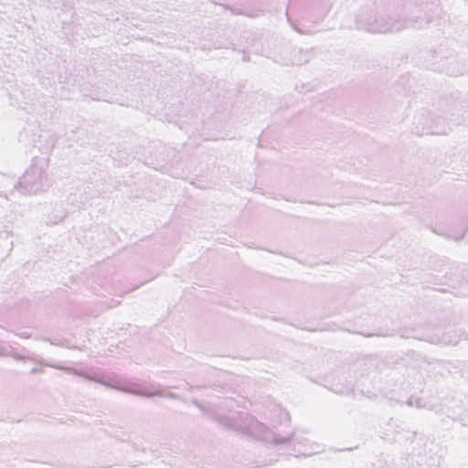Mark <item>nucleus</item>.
<instances>
[{
  "label": "nucleus",
  "mask_w": 468,
  "mask_h": 468,
  "mask_svg": "<svg viewBox=\"0 0 468 468\" xmlns=\"http://www.w3.org/2000/svg\"><path fill=\"white\" fill-rule=\"evenodd\" d=\"M418 13H420L418 10ZM431 22V17L414 15L410 18L402 16V12H395L391 15L379 14L374 11L360 14L356 18V26L370 33H388L398 32L404 28L415 27L421 28Z\"/></svg>",
  "instance_id": "nucleus-2"
},
{
  "label": "nucleus",
  "mask_w": 468,
  "mask_h": 468,
  "mask_svg": "<svg viewBox=\"0 0 468 468\" xmlns=\"http://www.w3.org/2000/svg\"><path fill=\"white\" fill-rule=\"evenodd\" d=\"M48 162L44 158L34 159L15 187L23 195L37 194L48 186Z\"/></svg>",
  "instance_id": "nucleus-3"
},
{
  "label": "nucleus",
  "mask_w": 468,
  "mask_h": 468,
  "mask_svg": "<svg viewBox=\"0 0 468 468\" xmlns=\"http://www.w3.org/2000/svg\"><path fill=\"white\" fill-rule=\"evenodd\" d=\"M467 230H468V225L463 229L462 233L457 234V235L452 234L449 231L444 232L442 230H437L436 229H431L432 232H434L438 235L444 236L447 239H453L454 240L462 239L464 237Z\"/></svg>",
  "instance_id": "nucleus-7"
},
{
  "label": "nucleus",
  "mask_w": 468,
  "mask_h": 468,
  "mask_svg": "<svg viewBox=\"0 0 468 468\" xmlns=\"http://www.w3.org/2000/svg\"><path fill=\"white\" fill-rule=\"evenodd\" d=\"M213 419L225 428L252 437L256 440L272 442L274 444H288L292 446L294 456H311L319 452V446L307 445L306 439H300L294 433L282 436L272 432L265 424L246 412H233L228 416L213 415Z\"/></svg>",
  "instance_id": "nucleus-1"
},
{
  "label": "nucleus",
  "mask_w": 468,
  "mask_h": 468,
  "mask_svg": "<svg viewBox=\"0 0 468 468\" xmlns=\"http://www.w3.org/2000/svg\"><path fill=\"white\" fill-rule=\"evenodd\" d=\"M441 116L438 115L437 116V119L434 121L437 124L434 128L431 127V128H423V132L422 133H433V134H445L447 133V131L448 129L445 128V127H442V128H439L438 127V124L441 123Z\"/></svg>",
  "instance_id": "nucleus-8"
},
{
  "label": "nucleus",
  "mask_w": 468,
  "mask_h": 468,
  "mask_svg": "<svg viewBox=\"0 0 468 468\" xmlns=\"http://www.w3.org/2000/svg\"><path fill=\"white\" fill-rule=\"evenodd\" d=\"M116 438L121 441H127L130 436L126 432L122 431L121 434L116 435Z\"/></svg>",
  "instance_id": "nucleus-10"
},
{
  "label": "nucleus",
  "mask_w": 468,
  "mask_h": 468,
  "mask_svg": "<svg viewBox=\"0 0 468 468\" xmlns=\"http://www.w3.org/2000/svg\"><path fill=\"white\" fill-rule=\"evenodd\" d=\"M406 404L410 407H416L417 409H424L427 407L426 403L420 398H414L411 396L406 401Z\"/></svg>",
  "instance_id": "nucleus-9"
},
{
  "label": "nucleus",
  "mask_w": 468,
  "mask_h": 468,
  "mask_svg": "<svg viewBox=\"0 0 468 468\" xmlns=\"http://www.w3.org/2000/svg\"><path fill=\"white\" fill-rule=\"evenodd\" d=\"M43 372V369L41 367H33L30 371L31 374H38Z\"/></svg>",
  "instance_id": "nucleus-13"
},
{
  "label": "nucleus",
  "mask_w": 468,
  "mask_h": 468,
  "mask_svg": "<svg viewBox=\"0 0 468 468\" xmlns=\"http://www.w3.org/2000/svg\"><path fill=\"white\" fill-rule=\"evenodd\" d=\"M456 112H459V108L457 105H454L447 111H444L442 119L448 122L460 123L463 119V117H460Z\"/></svg>",
  "instance_id": "nucleus-6"
},
{
  "label": "nucleus",
  "mask_w": 468,
  "mask_h": 468,
  "mask_svg": "<svg viewBox=\"0 0 468 468\" xmlns=\"http://www.w3.org/2000/svg\"><path fill=\"white\" fill-rule=\"evenodd\" d=\"M286 16H287V20H288V22L292 25V28H293L294 30H296L297 32L302 33V31H301L298 27H296L294 26V24H292V23L291 22V18H290V16H289L288 12L286 13Z\"/></svg>",
  "instance_id": "nucleus-11"
},
{
  "label": "nucleus",
  "mask_w": 468,
  "mask_h": 468,
  "mask_svg": "<svg viewBox=\"0 0 468 468\" xmlns=\"http://www.w3.org/2000/svg\"><path fill=\"white\" fill-rule=\"evenodd\" d=\"M5 355H6L5 348H0V356H5Z\"/></svg>",
  "instance_id": "nucleus-14"
},
{
  "label": "nucleus",
  "mask_w": 468,
  "mask_h": 468,
  "mask_svg": "<svg viewBox=\"0 0 468 468\" xmlns=\"http://www.w3.org/2000/svg\"><path fill=\"white\" fill-rule=\"evenodd\" d=\"M14 357L17 360H21L23 358L20 355H15Z\"/></svg>",
  "instance_id": "nucleus-15"
},
{
  "label": "nucleus",
  "mask_w": 468,
  "mask_h": 468,
  "mask_svg": "<svg viewBox=\"0 0 468 468\" xmlns=\"http://www.w3.org/2000/svg\"><path fill=\"white\" fill-rule=\"evenodd\" d=\"M414 337L436 345L456 346L463 338H465V334L463 330L457 328L448 327L441 331V328L436 327L431 331H427L421 335H416Z\"/></svg>",
  "instance_id": "nucleus-5"
},
{
  "label": "nucleus",
  "mask_w": 468,
  "mask_h": 468,
  "mask_svg": "<svg viewBox=\"0 0 468 468\" xmlns=\"http://www.w3.org/2000/svg\"><path fill=\"white\" fill-rule=\"evenodd\" d=\"M373 334H368V335H366V336L369 337V336H372Z\"/></svg>",
  "instance_id": "nucleus-16"
},
{
  "label": "nucleus",
  "mask_w": 468,
  "mask_h": 468,
  "mask_svg": "<svg viewBox=\"0 0 468 468\" xmlns=\"http://www.w3.org/2000/svg\"><path fill=\"white\" fill-rule=\"evenodd\" d=\"M192 403L197 406L198 409H200L202 411H205L204 406H202L197 399H193Z\"/></svg>",
  "instance_id": "nucleus-12"
},
{
  "label": "nucleus",
  "mask_w": 468,
  "mask_h": 468,
  "mask_svg": "<svg viewBox=\"0 0 468 468\" xmlns=\"http://www.w3.org/2000/svg\"><path fill=\"white\" fill-rule=\"evenodd\" d=\"M48 367H54V368H58V369H61V370H64L66 371L67 373H70V374H73V375H76V376H80L89 381H94V382H97V383H101L104 386H107V387H111V388H114V386L112 385H110L109 383L105 382L102 378H97V377H93V376H90L85 372H82V371H80L78 369H75V368H72V367H60V366H56V365H52V364H48L47 363L46 364ZM115 388L121 390V391H123L125 393H130V394H133V395H136V396H142V397H146V398H151V397H154V396H159V397H166V398H170V399H178V396L175 393H172V392H163L161 390H154V391H148L146 389H143V388H135V387H115Z\"/></svg>",
  "instance_id": "nucleus-4"
}]
</instances>
